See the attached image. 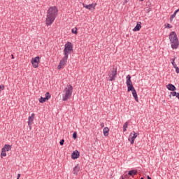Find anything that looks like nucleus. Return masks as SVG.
<instances>
[{"mask_svg": "<svg viewBox=\"0 0 179 179\" xmlns=\"http://www.w3.org/2000/svg\"><path fill=\"white\" fill-rule=\"evenodd\" d=\"M76 30L74 29H72V33L73 34H78V28H75Z\"/></svg>", "mask_w": 179, "mask_h": 179, "instance_id": "obj_26", "label": "nucleus"}, {"mask_svg": "<svg viewBox=\"0 0 179 179\" xmlns=\"http://www.w3.org/2000/svg\"><path fill=\"white\" fill-rule=\"evenodd\" d=\"M169 40L171 41V48L173 50H177L179 46V41H178V37H177V34H176V31H172L169 34Z\"/></svg>", "mask_w": 179, "mask_h": 179, "instance_id": "obj_2", "label": "nucleus"}, {"mask_svg": "<svg viewBox=\"0 0 179 179\" xmlns=\"http://www.w3.org/2000/svg\"><path fill=\"white\" fill-rule=\"evenodd\" d=\"M73 90V87L72 85H69L67 87L64 88V94H63V101H68L69 99H71V96H72V92Z\"/></svg>", "mask_w": 179, "mask_h": 179, "instance_id": "obj_3", "label": "nucleus"}, {"mask_svg": "<svg viewBox=\"0 0 179 179\" xmlns=\"http://www.w3.org/2000/svg\"><path fill=\"white\" fill-rule=\"evenodd\" d=\"M34 113H32L31 116L28 118V125H30V124H33V121H34Z\"/></svg>", "mask_w": 179, "mask_h": 179, "instance_id": "obj_16", "label": "nucleus"}, {"mask_svg": "<svg viewBox=\"0 0 179 179\" xmlns=\"http://www.w3.org/2000/svg\"><path fill=\"white\" fill-rule=\"evenodd\" d=\"M122 179H124V178H122Z\"/></svg>", "mask_w": 179, "mask_h": 179, "instance_id": "obj_45", "label": "nucleus"}, {"mask_svg": "<svg viewBox=\"0 0 179 179\" xmlns=\"http://www.w3.org/2000/svg\"><path fill=\"white\" fill-rule=\"evenodd\" d=\"M1 157H6V150L5 148L1 149Z\"/></svg>", "mask_w": 179, "mask_h": 179, "instance_id": "obj_20", "label": "nucleus"}, {"mask_svg": "<svg viewBox=\"0 0 179 179\" xmlns=\"http://www.w3.org/2000/svg\"><path fill=\"white\" fill-rule=\"evenodd\" d=\"M31 62L34 68H38V64H40V57L37 56L35 58H32Z\"/></svg>", "mask_w": 179, "mask_h": 179, "instance_id": "obj_8", "label": "nucleus"}, {"mask_svg": "<svg viewBox=\"0 0 179 179\" xmlns=\"http://www.w3.org/2000/svg\"><path fill=\"white\" fill-rule=\"evenodd\" d=\"M127 128H128V122H126L123 125V132H127Z\"/></svg>", "mask_w": 179, "mask_h": 179, "instance_id": "obj_21", "label": "nucleus"}, {"mask_svg": "<svg viewBox=\"0 0 179 179\" xmlns=\"http://www.w3.org/2000/svg\"><path fill=\"white\" fill-rule=\"evenodd\" d=\"M147 179H152V178H150V176H148Z\"/></svg>", "mask_w": 179, "mask_h": 179, "instance_id": "obj_37", "label": "nucleus"}, {"mask_svg": "<svg viewBox=\"0 0 179 179\" xmlns=\"http://www.w3.org/2000/svg\"><path fill=\"white\" fill-rule=\"evenodd\" d=\"M141 179H143V178H141Z\"/></svg>", "mask_w": 179, "mask_h": 179, "instance_id": "obj_43", "label": "nucleus"}, {"mask_svg": "<svg viewBox=\"0 0 179 179\" xmlns=\"http://www.w3.org/2000/svg\"><path fill=\"white\" fill-rule=\"evenodd\" d=\"M126 85L127 86V89H131L134 87V85L132 84V80H131V75H128L126 78Z\"/></svg>", "mask_w": 179, "mask_h": 179, "instance_id": "obj_10", "label": "nucleus"}, {"mask_svg": "<svg viewBox=\"0 0 179 179\" xmlns=\"http://www.w3.org/2000/svg\"><path fill=\"white\" fill-rule=\"evenodd\" d=\"M138 135H139L138 133H136L135 131H133V133H131L129 136V141L131 142V145H134L135 143V139L138 138Z\"/></svg>", "mask_w": 179, "mask_h": 179, "instance_id": "obj_6", "label": "nucleus"}, {"mask_svg": "<svg viewBox=\"0 0 179 179\" xmlns=\"http://www.w3.org/2000/svg\"><path fill=\"white\" fill-rule=\"evenodd\" d=\"M127 92H131L133 97H134V100H136L137 103L139 101V99H138V94L136 93V90H135V87H131V88H127Z\"/></svg>", "mask_w": 179, "mask_h": 179, "instance_id": "obj_9", "label": "nucleus"}, {"mask_svg": "<svg viewBox=\"0 0 179 179\" xmlns=\"http://www.w3.org/2000/svg\"><path fill=\"white\" fill-rule=\"evenodd\" d=\"M166 88L168 90H171V92H176V90H177V88L173 84H169L166 85Z\"/></svg>", "mask_w": 179, "mask_h": 179, "instance_id": "obj_14", "label": "nucleus"}, {"mask_svg": "<svg viewBox=\"0 0 179 179\" xmlns=\"http://www.w3.org/2000/svg\"><path fill=\"white\" fill-rule=\"evenodd\" d=\"M129 0H125V3H127V2H129Z\"/></svg>", "mask_w": 179, "mask_h": 179, "instance_id": "obj_38", "label": "nucleus"}, {"mask_svg": "<svg viewBox=\"0 0 179 179\" xmlns=\"http://www.w3.org/2000/svg\"><path fill=\"white\" fill-rule=\"evenodd\" d=\"M138 174V171L135 170H131L128 172L129 176H136Z\"/></svg>", "mask_w": 179, "mask_h": 179, "instance_id": "obj_19", "label": "nucleus"}, {"mask_svg": "<svg viewBox=\"0 0 179 179\" xmlns=\"http://www.w3.org/2000/svg\"><path fill=\"white\" fill-rule=\"evenodd\" d=\"M73 139H76V138H78L76 132H74L73 134Z\"/></svg>", "mask_w": 179, "mask_h": 179, "instance_id": "obj_28", "label": "nucleus"}, {"mask_svg": "<svg viewBox=\"0 0 179 179\" xmlns=\"http://www.w3.org/2000/svg\"><path fill=\"white\" fill-rule=\"evenodd\" d=\"M177 95V92L173 91L172 92H171V94L169 95L170 99H171V96H173V97L176 96Z\"/></svg>", "mask_w": 179, "mask_h": 179, "instance_id": "obj_25", "label": "nucleus"}, {"mask_svg": "<svg viewBox=\"0 0 179 179\" xmlns=\"http://www.w3.org/2000/svg\"><path fill=\"white\" fill-rule=\"evenodd\" d=\"M83 6L86 9H88L89 10H92V9H94V7L96 6L95 4L92 3L89 5H85V3H83Z\"/></svg>", "mask_w": 179, "mask_h": 179, "instance_id": "obj_13", "label": "nucleus"}, {"mask_svg": "<svg viewBox=\"0 0 179 179\" xmlns=\"http://www.w3.org/2000/svg\"><path fill=\"white\" fill-rule=\"evenodd\" d=\"M57 16H58V8H57V6L50 7L46 15V26H51L55 19H57Z\"/></svg>", "mask_w": 179, "mask_h": 179, "instance_id": "obj_1", "label": "nucleus"}, {"mask_svg": "<svg viewBox=\"0 0 179 179\" xmlns=\"http://www.w3.org/2000/svg\"><path fill=\"white\" fill-rule=\"evenodd\" d=\"M178 12H179V8L176 10V13H178Z\"/></svg>", "mask_w": 179, "mask_h": 179, "instance_id": "obj_39", "label": "nucleus"}, {"mask_svg": "<svg viewBox=\"0 0 179 179\" xmlns=\"http://www.w3.org/2000/svg\"><path fill=\"white\" fill-rule=\"evenodd\" d=\"M68 61V56H65L60 61L59 65L57 66V69H62L65 65H66V62Z\"/></svg>", "mask_w": 179, "mask_h": 179, "instance_id": "obj_7", "label": "nucleus"}, {"mask_svg": "<svg viewBox=\"0 0 179 179\" xmlns=\"http://www.w3.org/2000/svg\"><path fill=\"white\" fill-rule=\"evenodd\" d=\"M101 128H104V123H101Z\"/></svg>", "mask_w": 179, "mask_h": 179, "instance_id": "obj_35", "label": "nucleus"}, {"mask_svg": "<svg viewBox=\"0 0 179 179\" xmlns=\"http://www.w3.org/2000/svg\"><path fill=\"white\" fill-rule=\"evenodd\" d=\"M64 142H65V140L62 139V140L60 141V142H59L60 145H61V146H64Z\"/></svg>", "mask_w": 179, "mask_h": 179, "instance_id": "obj_27", "label": "nucleus"}, {"mask_svg": "<svg viewBox=\"0 0 179 179\" xmlns=\"http://www.w3.org/2000/svg\"><path fill=\"white\" fill-rule=\"evenodd\" d=\"M110 131V129L108 127H105L103 129V135L104 136H108V132Z\"/></svg>", "mask_w": 179, "mask_h": 179, "instance_id": "obj_18", "label": "nucleus"}, {"mask_svg": "<svg viewBox=\"0 0 179 179\" xmlns=\"http://www.w3.org/2000/svg\"><path fill=\"white\" fill-rule=\"evenodd\" d=\"M163 103H166V100H164V101H163Z\"/></svg>", "mask_w": 179, "mask_h": 179, "instance_id": "obj_41", "label": "nucleus"}, {"mask_svg": "<svg viewBox=\"0 0 179 179\" xmlns=\"http://www.w3.org/2000/svg\"><path fill=\"white\" fill-rule=\"evenodd\" d=\"M17 178H18V179L20 178V173L17 174Z\"/></svg>", "mask_w": 179, "mask_h": 179, "instance_id": "obj_36", "label": "nucleus"}, {"mask_svg": "<svg viewBox=\"0 0 179 179\" xmlns=\"http://www.w3.org/2000/svg\"><path fill=\"white\" fill-rule=\"evenodd\" d=\"M173 65V68H175V69H176V68H178V66H177V64L175 63V64H172Z\"/></svg>", "mask_w": 179, "mask_h": 179, "instance_id": "obj_32", "label": "nucleus"}, {"mask_svg": "<svg viewBox=\"0 0 179 179\" xmlns=\"http://www.w3.org/2000/svg\"><path fill=\"white\" fill-rule=\"evenodd\" d=\"M108 75L110 81L115 80L117 78V68H113Z\"/></svg>", "mask_w": 179, "mask_h": 179, "instance_id": "obj_5", "label": "nucleus"}, {"mask_svg": "<svg viewBox=\"0 0 179 179\" xmlns=\"http://www.w3.org/2000/svg\"><path fill=\"white\" fill-rule=\"evenodd\" d=\"M80 170V167H79V164H77L73 168V174H75V176H78V173H79Z\"/></svg>", "mask_w": 179, "mask_h": 179, "instance_id": "obj_15", "label": "nucleus"}, {"mask_svg": "<svg viewBox=\"0 0 179 179\" xmlns=\"http://www.w3.org/2000/svg\"><path fill=\"white\" fill-rule=\"evenodd\" d=\"M17 179H19V178H17Z\"/></svg>", "mask_w": 179, "mask_h": 179, "instance_id": "obj_46", "label": "nucleus"}, {"mask_svg": "<svg viewBox=\"0 0 179 179\" xmlns=\"http://www.w3.org/2000/svg\"><path fill=\"white\" fill-rule=\"evenodd\" d=\"M12 57L13 58V55H12Z\"/></svg>", "mask_w": 179, "mask_h": 179, "instance_id": "obj_42", "label": "nucleus"}, {"mask_svg": "<svg viewBox=\"0 0 179 179\" xmlns=\"http://www.w3.org/2000/svg\"><path fill=\"white\" fill-rule=\"evenodd\" d=\"M140 1H143V0H140Z\"/></svg>", "mask_w": 179, "mask_h": 179, "instance_id": "obj_44", "label": "nucleus"}, {"mask_svg": "<svg viewBox=\"0 0 179 179\" xmlns=\"http://www.w3.org/2000/svg\"><path fill=\"white\" fill-rule=\"evenodd\" d=\"M171 61L172 65L174 64H176V62H175L176 60H175V59H172Z\"/></svg>", "mask_w": 179, "mask_h": 179, "instance_id": "obj_29", "label": "nucleus"}, {"mask_svg": "<svg viewBox=\"0 0 179 179\" xmlns=\"http://www.w3.org/2000/svg\"><path fill=\"white\" fill-rule=\"evenodd\" d=\"M176 69V73H179V68L176 67V69Z\"/></svg>", "mask_w": 179, "mask_h": 179, "instance_id": "obj_30", "label": "nucleus"}, {"mask_svg": "<svg viewBox=\"0 0 179 179\" xmlns=\"http://www.w3.org/2000/svg\"><path fill=\"white\" fill-rule=\"evenodd\" d=\"M176 59H177V57H174L173 59H175V60H176Z\"/></svg>", "mask_w": 179, "mask_h": 179, "instance_id": "obj_40", "label": "nucleus"}, {"mask_svg": "<svg viewBox=\"0 0 179 179\" xmlns=\"http://www.w3.org/2000/svg\"><path fill=\"white\" fill-rule=\"evenodd\" d=\"M45 101H47V99H45V98H43V96H41V98H40V99H39V102L40 103H45Z\"/></svg>", "mask_w": 179, "mask_h": 179, "instance_id": "obj_23", "label": "nucleus"}, {"mask_svg": "<svg viewBox=\"0 0 179 179\" xmlns=\"http://www.w3.org/2000/svg\"><path fill=\"white\" fill-rule=\"evenodd\" d=\"M178 13H176V11L174 12V13L171 15V17H170V20L171 22H173V19H174V17H176V15H177Z\"/></svg>", "mask_w": 179, "mask_h": 179, "instance_id": "obj_24", "label": "nucleus"}, {"mask_svg": "<svg viewBox=\"0 0 179 179\" xmlns=\"http://www.w3.org/2000/svg\"><path fill=\"white\" fill-rule=\"evenodd\" d=\"M166 27L168 28V29H171V25H170V24H167V26H166Z\"/></svg>", "mask_w": 179, "mask_h": 179, "instance_id": "obj_31", "label": "nucleus"}, {"mask_svg": "<svg viewBox=\"0 0 179 179\" xmlns=\"http://www.w3.org/2000/svg\"><path fill=\"white\" fill-rule=\"evenodd\" d=\"M142 29V22H138L136 27L133 29V31H139Z\"/></svg>", "mask_w": 179, "mask_h": 179, "instance_id": "obj_12", "label": "nucleus"}, {"mask_svg": "<svg viewBox=\"0 0 179 179\" xmlns=\"http://www.w3.org/2000/svg\"><path fill=\"white\" fill-rule=\"evenodd\" d=\"M79 156H80V153L78 150L74 151L71 154V158L73 159V160H76V159H78Z\"/></svg>", "mask_w": 179, "mask_h": 179, "instance_id": "obj_11", "label": "nucleus"}, {"mask_svg": "<svg viewBox=\"0 0 179 179\" xmlns=\"http://www.w3.org/2000/svg\"><path fill=\"white\" fill-rule=\"evenodd\" d=\"M45 98L47 100L51 99V94H50V92H46L45 94Z\"/></svg>", "mask_w": 179, "mask_h": 179, "instance_id": "obj_22", "label": "nucleus"}, {"mask_svg": "<svg viewBox=\"0 0 179 179\" xmlns=\"http://www.w3.org/2000/svg\"><path fill=\"white\" fill-rule=\"evenodd\" d=\"M3 149H4V150H6V152H9V150H10V149H12V145H10L8 144H6Z\"/></svg>", "mask_w": 179, "mask_h": 179, "instance_id": "obj_17", "label": "nucleus"}, {"mask_svg": "<svg viewBox=\"0 0 179 179\" xmlns=\"http://www.w3.org/2000/svg\"><path fill=\"white\" fill-rule=\"evenodd\" d=\"M32 124H33V123H30V124H28L30 130L31 129V125Z\"/></svg>", "mask_w": 179, "mask_h": 179, "instance_id": "obj_34", "label": "nucleus"}, {"mask_svg": "<svg viewBox=\"0 0 179 179\" xmlns=\"http://www.w3.org/2000/svg\"><path fill=\"white\" fill-rule=\"evenodd\" d=\"M145 10H147L148 13H149V12H150V8H145Z\"/></svg>", "mask_w": 179, "mask_h": 179, "instance_id": "obj_33", "label": "nucleus"}, {"mask_svg": "<svg viewBox=\"0 0 179 179\" xmlns=\"http://www.w3.org/2000/svg\"><path fill=\"white\" fill-rule=\"evenodd\" d=\"M72 52H73V45L71 42H67L64 45V56L68 57L69 54H72Z\"/></svg>", "mask_w": 179, "mask_h": 179, "instance_id": "obj_4", "label": "nucleus"}]
</instances>
